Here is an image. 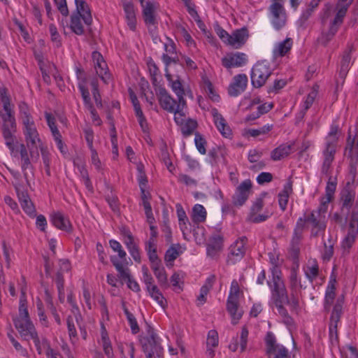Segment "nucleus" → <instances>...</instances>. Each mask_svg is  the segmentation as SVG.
Returning <instances> with one entry per match:
<instances>
[{
  "instance_id": "nucleus-1",
  "label": "nucleus",
  "mask_w": 358,
  "mask_h": 358,
  "mask_svg": "<svg viewBox=\"0 0 358 358\" xmlns=\"http://www.w3.org/2000/svg\"><path fill=\"white\" fill-rule=\"evenodd\" d=\"M19 108L25 145L29 149L31 157L37 159L39 157L38 148L43 145V141L28 106L25 103H21Z\"/></svg>"
},
{
  "instance_id": "nucleus-2",
  "label": "nucleus",
  "mask_w": 358,
  "mask_h": 358,
  "mask_svg": "<svg viewBox=\"0 0 358 358\" xmlns=\"http://www.w3.org/2000/svg\"><path fill=\"white\" fill-rule=\"evenodd\" d=\"M345 156L349 160L350 174L352 176V182H348L345 189L341 194V201L342 203L341 210L349 211L352 205L355 192L352 188L354 179L357 173V164L358 162V136L351 138V135L347 140V145L345 150Z\"/></svg>"
},
{
  "instance_id": "nucleus-3",
  "label": "nucleus",
  "mask_w": 358,
  "mask_h": 358,
  "mask_svg": "<svg viewBox=\"0 0 358 358\" xmlns=\"http://www.w3.org/2000/svg\"><path fill=\"white\" fill-rule=\"evenodd\" d=\"M321 34L317 41L322 45H327L336 34V6L327 3L320 13Z\"/></svg>"
},
{
  "instance_id": "nucleus-4",
  "label": "nucleus",
  "mask_w": 358,
  "mask_h": 358,
  "mask_svg": "<svg viewBox=\"0 0 358 358\" xmlns=\"http://www.w3.org/2000/svg\"><path fill=\"white\" fill-rule=\"evenodd\" d=\"M76 10L71 15L70 29L77 35H83L85 32L81 19L87 25L92 22V17L90 7L85 0H74Z\"/></svg>"
},
{
  "instance_id": "nucleus-5",
  "label": "nucleus",
  "mask_w": 358,
  "mask_h": 358,
  "mask_svg": "<svg viewBox=\"0 0 358 358\" xmlns=\"http://www.w3.org/2000/svg\"><path fill=\"white\" fill-rule=\"evenodd\" d=\"M336 265H334L332 275L326 289L324 299V309L329 311L332 308V313L329 325V336L331 345H334V342L336 341V321L334 320V315L336 312V305L334 304L336 299V277L334 275Z\"/></svg>"
},
{
  "instance_id": "nucleus-6",
  "label": "nucleus",
  "mask_w": 358,
  "mask_h": 358,
  "mask_svg": "<svg viewBox=\"0 0 358 358\" xmlns=\"http://www.w3.org/2000/svg\"><path fill=\"white\" fill-rule=\"evenodd\" d=\"M286 0H271L268 7V16L273 29L279 31L287 25L288 15L285 7Z\"/></svg>"
},
{
  "instance_id": "nucleus-7",
  "label": "nucleus",
  "mask_w": 358,
  "mask_h": 358,
  "mask_svg": "<svg viewBox=\"0 0 358 358\" xmlns=\"http://www.w3.org/2000/svg\"><path fill=\"white\" fill-rule=\"evenodd\" d=\"M14 324L21 336L24 337L25 339H29V337L36 331L29 319L26 300L22 298L20 300L19 315L14 320Z\"/></svg>"
},
{
  "instance_id": "nucleus-8",
  "label": "nucleus",
  "mask_w": 358,
  "mask_h": 358,
  "mask_svg": "<svg viewBox=\"0 0 358 358\" xmlns=\"http://www.w3.org/2000/svg\"><path fill=\"white\" fill-rule=\"evenodd\" d=\"M272 278L267 281L271 289V295L275 302L283 303L286 294L287 293L285 283L281 277V272L279 268H271Z\"/></svg>"
},
{
  "instance_id": "nucleus-9",
  "label": "nucleus",
  "mask_w": 358,
  "mask_h": 358,
  "mask_svg": "<svg viewBox=\"0 0 358 358\" xmlns=\"http://www.w3.org/2000/svg\"><path fill=\"white\" fill-rule=\"evenodd\" d=\"M140 2L142 6V15L144 22L149 32L154 35L158 24L157 10L159 8V4L155 1H148L144 2L143 0H140Z\"/></svg>"
},
{
  "instance_id": "nucleus-10",
  "label": "nucleus",
  "mask_w": 358,
  "mask_h": 358,
  "mask_svg": "<svg viewBox=\"0 0 358 358\" xmlns=\"http://www.w3.org/2000/svg\"><path fill=\"white\" fill-rule=\"evenodd\" d=\"M358 234V209L354 210L347 228L346 234L341 242V250L343 255L349 253L350 249L354 244Z\"/></svg>"
},
{
  "instance_id": "nucleus-11",
  "label": "nucleus",
  "mask_w": 358,
  "mask_h": 358,
  "mask_svg": "<svg viewBox=\"0 0 358 358\" xmlns=\"http://www.w3.org/2000/svg\"><path fill=\"white\" fill-rule=\"evenodd\" d=\"M271 74V69L266 62H257L252 69L251 82L252 85L256 88L262 87Z\"/></svg>"
},
{
  "instance_id": "nucleus-12",
  "label": "nucleus",
  "mask_w": 358,
  "mask_h": 358,
  "mask_svg": "<svg viewBox=\"0 0 358 358\" xmlns=\"http://www.w3.org/2000/svg\"><path fill=\"white\" fill-rule=\"evenodd\" d=\"M247 241V238L242 236L230 245L227 258V264H234L242 259L246 252Z\"/></svg>"
},
{
  "instance_id": "nucleus-13",
  "label": "nucleus",
  "mask_w": 358,
  "mask_h": 358,
  "mask_svg": "<svg viewBox=\"0 0 358 358\" xmlns=\"http://www.w3.org/2000/svg\"><path fill=\"white\" fill-rule=\"evenodd\" d=\"M306 223L310 225V233L312 236H317L323 232L326 228V216L320 215L316 211H311L308 215L303 217Z\"/></svg>"
},
{
  "instance_id": "nucleus-14",
  "label": "nucleus",
  "mask_w": 358,
  "mask_h": 358,
  "mask_svg": "<svg viewBox=\"0 0 358 358\" xmlns=\"http://www.w3.org/2000/svg\"><path fill=\"white\" fill-rule=\"evenodd\" d=\"M144 352L156 354L158 358H161L163 355V348L161 347L159 338L157 334L151 331L148 336L144 337L141 340Z\"/></svg>"
},
{
  "instance_id": "nucleus-15",
  "label": "nucleus",
  "mask_w": 358,
  "mask_h": 358,
  "mask_svg": "<svg viewBox=\"0 0 358 358\" xmlns=\"http://www.w3.org/2000/svg\"><path fill=\"white\" fill-rule=\"evenodd\" d=\"M144 352L156 354L158 358H161L163 355V348L161 347L159 338L157 334L151 331L148 336L144 337L141 340Z\"/></svg>"
},
{
  "instance_id": "nucleus-16",
  "label": "nucleus",
  "mask_w": 358,
  "mask_h": 358,
  "mask_svg": "<svg viewBox=\"0 0 358 358\" xmlns=\"http://www.w3.org/2000/svg\"><path fill=\"white\" fill-rule=\"evenodd\" d=\"M92 57L96 74L104 83L108 84L111 79V76L103 56L100 52L94 51L92 52Z\"/></svg>"
},
{
  "instance_id": "nucleus-17",
  "label": "nucleus",
  "mask_w": 358,
  "mask_h": 358,
  "mask_svg": "<svg viewBox=\"0 0 358 358\" xmlns=\"http://www.w3.org/2000/svg\"><path fill=\"white\" fill-rule=\"evenodd\" d=\"M110 261L119 273V277L123 280H127L128 287L134 292L141 290L138 283L132 279L130 271L128 268L124 266L123 264L117 259L116 257H111Z\"/></svg>"
},
{
  "instance_id": "nucleus-18",
  "label": "nucleus",
  "mask_w": 358,
  "mask_h": 358,
  "mask_svg": "<svg viewBox=\"0 0 358 358\" xmlns=\"http://www.w3.org/2000/svg\"><path fill=\"white\" fill-rule=\"evenodd\" d=\"M247 62V55L240 52L228 53L221 60L222 65L227 69L243 66Z\"/></svg>"
},
{
  "instance_id": "nucleus-19",
  "label": "nucleus",
  "mask_w": 358,
  "mask_h": 358,
  "mask_svg": "<svg viewBox=\"0 0 358 358\" xmlns=\"http://www.w3.org/2000/svg\"><path fill=\"white\" fill-rule=\"evenodd\" d=\"M248 82V78L245 73L234 76L227 88L229 95L233 97L239 96L246 90Z\"/></svg>"
},
{
  "instance_id": "nucleus-20",
  "label": "nucleus",
  "mask_w": 358,
  "mask_h": 358,
  "mask_svg": "<svg viewBox=\"0 0 358 358\" xmlns=\"http://www.w3.org/2000/svg\"><path fill=\"white\" fill-rule=\"evenodd\" d=\"M252 182L250 180L243 181L236 188L232 196V203L236 207L242 206L249 197Z\"/></svg>"
},
{
  "instance_id": "nucleus-21",
  "label": "nucleus",
  "mask_w": 358,
  "mask_h": 358,
  "mask_svg": "<svg viewBox=\"0 0 358 358\" xmlns=\"http://www.w3.org/2000/svg\"><path fill=\"white\" fill-rule=\"evenodd\" d=\"M157 95L161 107L168 112H173L180 108L178 100L176 101L164 87H159L157 91Z\"/></svg>"
},
{
  "instance_id": "nucleus-22",
  "label": "nucleus",
  "mask_w": 358,
  "mask_h": 358,
  "mask_svg": "<svg viewBox=\"0 0 358 358\" xmlns=\"http://www.w3.org/2000/svg\"><path fill=\"white\" fill-rule=\"evenodd\" d=\"M331 180V178H329ZM336 191V184L329 180L326 187L325 195L320 199V205L315 210L320 215H326L328 211L329 206L334 199V192Z\"/></svg>"
},
{
  "instance_id": "nucleus-23",
  "label": "nucleus",
  "mask_w": 358,
  "mask_h": 358,
  "mask_svg": "<svg viewBox=\"0 0 358 358\" xmlns=\"http://www.w3.org/2000/svg\"><path fill=\"white\" fill-rule=\"evenodd\" d=\"M294 45V40L287 37L284 40L275 43L272 54L275 59L288 57L291 53Z\"/></svg>"
},
{
  "instance_id": "nucleus-24",
  "label": "nucleus",
  "mask_w": 358,
  "mask_h": 358,
  "mask_svg": "<svg viewBox=\"0 0 358 358\" xmlns=\"http://www.w3.org/2000/svg\"><path fill=\"white\" fill-rule=\"evenodd\" d=\"M210 114L213 117V122L217 129L222 136L224 138H230L232 135L231 129L223 116L218 112L217 109L213 108L210 110Z\"/></svg>"
},
{
  "instance_id": "nucleus-25",
  "label": "nucleus",
  "mask_w": 358,
  "mask_h": 358,
  "mask_svg": "<svg viewBox=\"0 0 358 358\" xmlns=\"http://www.w3.org/2000/svg\"><path fill=\"white\" fill-rule=\"evenodd\" d=\"M78 89L81 93L85 107L90 112L93 122L96 125H100L101 120L99 118L96 110L94 109L92 103L91 102L90 92L87 88L83 83H80L78 85Z\"/></svg>"
},
{
  "instance_id": "nucleus-26",
  "label": "nucleus",
  "mask_w": 358,
  "mask_h": 358,
  "mask_svg": "<svg viewBox=\"0 0 358 358\" xmlns=\"http://www.w3.org/2000/svg\"><path fill=\"white\" fill-rule=\"evenodd\" d=\"M264 206L263 199L258 198L255 200L250 208V211L247 217V220L253 223H259L267 220L268 215L259 214Z\"/></svg>"
},
{
  "instance_id": "nucleus-27",
  "label": "nucleus",
  "mask_w": 358,
  "mask_h": 358,
  "mask_svg": "<svg viewBox=\"0 0 358 358\" xmlns=\"http://www.w3.org/2000/svg\"><path fill=\"white\" fill-rule=\"evenodd\" d=\"M249 34L246 28L236 29L230 34L228 45L234 48L238 49L246 43Z\"/></svg>"
},
{
  "instance_id": "nucleus-28",
  "label": "nucleus",
  "mask_w": 358,
  "mask_h": 358,
  "mask_svg": "<svg viewBox=\"0 0 358 358\" xmlns=\"http://www.w3.org/2000/svg\"><path fill=\"white\" fill-rule=\"evenodd\" d=\"M16 191L21 207L24 213L31 217H35L36 208L27 193L17 188Z\"/></svg>"
},
{
  "instance_id": "nucleus-29",
  "label": "nucleus",
  "mask_w": 358,
  "mask_h": 358,
  "mask_svg": "<svg viewBox=\"0 0 358 358\" xmlns=\"http://www.w3.org/2000/svg\"><path fill=\"white\" fill-rule=\"evenodd\" d=\"M305 227V220L301 217L297 220L291 240L292 247L295 252L299 251V245L303 238Z\"/></svg>"
},
{
  "instance_id": "nucleus-30",
  "label": "nucleus",
  "mask_w": 358,
  "mask_h": 358,
  "mask_svg": "<svg viewBox=\"0 0 358 358\" xmlns=\"http://www.w3.org/2000/svg\"><path fill=\"white\" fill-rule=\"evenodd\" d=\"M248 334L247 327H243L240 336V343L238 341V337H234L229 344V349L232 352H236L240 346L241 352H244L247 348Z\"/></svg>"
},
{
  "instance_id": "nucleus-31",
  "label": "nucleus",
  "mask_w": 358,
  "mask_h": 358,
  "mask_svg": "<svg viewBox=\"0 0 358 358\" xmlns=\"http://www.w3.org/2000/svg\"><path fill=\"white\" fill-rule=\"evenodd\" d=\"M73 164L74 166L76 167L78 171H79L80 177L82 178V180L84 185H85L86 188L89 191L92 192V184L90 181L88 171L86 169V165L84 161L81 158L77 157L73 159Z\"/></svg>"
},
{
  "instance_id": "nucleus-32",
  "label": "nucleus",
  "mask_w": 358,
  "mask_h": 358,
  "mask_svg": "<svg viewBox=\"0 0 358 358\" xmlns=\"http://www.w3.org/2000/svg\"><path fill=\"white\" fill-rule=\"evenodd\" d=\"M165 76L169 82V85L177 96L178 102L185 101L184 99V96L186 94L185 90L180 78H178L176 80H173L171 75L168 73H166Z\"/></svg>"
},
{
  "instance_id": "nucleus-33",
  "label": "nucleus",
  "mask_w": 358,
  "mask_h": 358,
  "mask_svg": "<svg viewBox=\"0 0 358 358\" xmlns=\"http://www.w3.org/2000/svg\"><path fill=\"white\" fill-rule=\"evenodd\" d=\"M223 245V237L218 234L212 235L207 245V254L210 257H214L222 250Z\"/></svg>"
},
{
  "instance_id": "nucleus-34",
  "label": "nucleus",
  "mask_w": 358,
  "mask_h": 358,
  "mask_svg": "<svg viewBox=\"0 0 358 358\" xmlns=\"http://www.w3.org/2000/svg\"><path fill=\"white\" fill-rule=\"evenodd\" d=\"M51 222L55 227L63 231H69L72 228L69 218L60 212L54 213L51 215Z\"/></svg>"
},
{
  "instance_id": "nucleus-35",
  "label": "nucleus",
  "mask_w": 358,
  "mask_h": 358,
  "mask_svg": "<svg viewBox=\"0 0 358 358\" xmlns=\"http://www.w3.org/2000/svg\"><path fill=\"white\" fill-rule=\"evenodd\" d=\"M29 338H31L33 340L36 350L39 355H42L43 353L46 355L47 352H49L52 350L50 347L49 341L45 337H39L36 331L32 334Z\"/></svg>"
},
{
  "instance_id": "nucleus-36",
  "label": "nucleus",
  "mask_w": 358,
  "mask_h": 358,
  "mask_svg": "<svg viewBox=\"0 0 358 358\" xmlns=\"http://www.w3.org/2000/svg\"><path fill=\"white\" fill-rule=\"evenodd\" d=\"M306 278L313 282L320 275V268L317 261L315 259H309L303 268Z\"/></svg>"
},
{
  "instance_id": "nucleus-37",
  "label": "nucleus",
  "mask_w": 358,
  "mask_h": 358,
  "mask_svg": "<svg viewBox=\"0 0 358 358\" xmlns=\"http://www.w3.org/2000/svg\"><path fill=\"white\" fill-rule=\"evenodd\" d=\"M99 343L102 345L103 352L108 358H114V353L108 334L103 324L101 328V339Z\"/></svg>"
},
{
  "instance_id": "nucleus-38",
  "label": "nucleus",
  "mask_w": 358,
  "mask_h": 358,
  "mask_svg": "<svg viewBox=\"0 0 358 358\" xmlns=\"http://www.w3.org/2000/svg\"><path fill=\"white\" fill-rule=\"evenodd\" d=\"M123 8L127 26L131 31H135L136 29V17L134 5L131 3H124Z\"/></svg>"
},
{
  "instance_id": "nucleus-39",
  "label": "nucleus",
  "mask_w": 358,
  "mask_h": 358,
  "mask_svg": "<svg viewBox=\"0 0 358 358\" xmlns=\"http://www.w3.org/2000/svg\"><path fill=\"white\" fill-rule=\"evenodd\" d=\"M292 181L289 180L283 187V189L278 194V203L280 208L285 211L288 203L289 195L292 194Z\"/></svg>"
},
{
  "instance_id": "nucleus-40",
  "label": "nucleus",
  "mask_w": 358,
  "mask_h": 358,
  "mask_svg": "<svg viewBox=\"0 0 358 358\" xmlns=\"http://www.w3.org/2000/svg\"><path fill=\"white\" fill-rule=\"evenodd\" d=\"M336 152V149L332 143L327 141V149L324 152V160L322 166V172L328 174L329 169L331 167V164L334 159V154Z\"/></svg>"
},
{
  "instance_id": "nucleus-41",
  "label": "nucleus",
  "mask_w": 358,
  "mask_h": 358,
  "mask_svg": "<svg viewBox=\"0 0 358 358\" xmlns=\"http://www.w3.org/2000/svg\"><path fill=\"white\" fill-rule=\"evenodd\" d=\"M265 343H266V353L268 356H271V355H275L278 353V350L280 347H284L282 345H278L276 343V338L274 334L268 331L267 332L265 337Z\"/></svg>"
},
{
  "instance_id": "nucleus-42",
  "label": "nucleus",
  "mask_w": 358,
  "mask_h": 358,
  "mask_svg": "<svg viewBox=\"0 0 358 358\" xmlns=\"http://www.w3.org/2000/svg\"><path fill=\"white\" fill-rule=\"evenodd\" d=\"M300 297L301 291H290L289 296L287 293L286 294L283 303L289 306L291 311L297 313L300 308Z\"/></svg>"
},
{
  "instance_id": "nucleus-43",
  "label": "nucleus",
  "mask_w": 358,
  "mask_h": 358,
  "mask_svg": "<svg viewBox=\"0 0 358 358\" xmlns=\"http://www.w3.org/2000/svg\"><path fill=\"white\" fill-rule=\"evenodd\" d=\"M321 0H312L305 10H303L298 20L301 26L305 25L308 19L311 17L316 8L318 7Z\"/></svg>"
},
{
  "instance_id": "nucleus-44",
  "label": "nucleus",
  "mask_w": 358,
  "mask_h": 358,
  "mask_svg": "<svg viewBox=\"0 0 358 358\" xmlns=\"http://www.w3.org/2000/svg\"><path fill=\"white\" fill-rule=\"evenodd\" d=\"M20 154V164L25 178L27 177V170L32 168L29 155L28 152V148L24 144H20L19 146Z\"/></svg>"
},
{
  "instance_id": "nucleus-45",
  "label": "nucleus",
  "mask_w": 358,
  "mask_h": 358,
  "mask_svg": "<svg viewBox=\"0 0 358 358\" xmlns=\"http://www.w3.org/2000/svg\"><path fill=\"white\" fill-rule=\"evenodd\" d=\"M227 309L232 318V324H236L242 317V311L238 310V300L227 299Z\"/></svg>"
},
{
  "instance_id": "nucleus-46",
  "label": "nucleus",
  "mask_w": 358,
  "mask_h": 358,
  "mask_svg": "<svg viewBox=\"0 0 358 358\" xmlns=\"http://www.w3.org/2000/svg\"><path fill=\"white\" fill-rule=\"evenodd\" d=\"M207 212L205 208L201 204H195L192 208V220L199 224L204 222L206 220Z\"/></svg>"
},
{
  "instance_id": "nucleus-47",
  "label": "nucleus",
  "mask_w": 358,
  "mask_h": 358,
  "mask_svg": "<svg viewBox=\"0 0 358 358\" xmlns=\"http://www.w3.org/2000/svg\"><path fill=\"white\" fill-rule=\"evenodd\" d=\"M292 150V145L288 144H282L275 148L271 153V158L273 161H278L288 156Z\"/></svg>"
},
{
  "instance_id": "nucleus-48",
  "label": "nucleus",
  "mask_w": 358,
  "mask_h": 358,
  "mask_svg": "<svg viewBox=\"0 0 358 358\" xmlns=\"http://www.w3.org/2000/svg\"><path fill=\"white\" fill-rule=\"evenodd\" d=\"M1 117L3 122V127H15V119L13 114L11 105L7 107L3 106V110L0 112Z\"/></svg>"
},
{
  "instance_id": "nucleus-49",
  "label": "nucleus",
  "mask_w": 358,
  "mask_h": 358,
  "mask_svg": "<svg viewBox=\"0 0 358 358\" xmlns=\"http://www.w3.org/2000/svg\"><path fill=\"white\" fill-rule=\"evenodd\" d=\"M353 0H338L337 1V25L342 23L348 8Z\"/></svg>"
},
{
  "instance_id": "nucleus-50",
  "label": "nucleus",
  "mask_w": 358,
  "mask_h": 358,
  "mask_svg": "<svg viewBox=\"0 0 358 358\" xmlns=\"http://www.w3.org/2000/svg\"><path fill=\"white\" fill-rule=\"evenodd\" d=\"M15 127H3V136L6 141V146L9 148L11 153L15 151L14 138L13 133L15 131Z\"/></svg>"
},
{
  "instance_id": "nucleus-51",
  "label": "nucleus",
  "mask_w": 358,
  "mask_h": 358,
  "mask_svg": "<svg viewBox=\"0 0 358 358\" xmlns=\"http://www.w3.org/2000/svg\"><path fill=\"white\" fill-rule=\"evenodd\" d=\"M178 110H174L172 113H174V120L178 125H183L185 122V115L184 108L186 106V101L178 102Z\"/></svg>"
},
{
  "instance_id": "nucleus-52",
  "label": "nucleus",
  "mask_w": 358,
  "mask_h": 358,
  "mask_svg": "<svg viewBox=\"0 0 358 358\" xmlns=\"http://www.w3.org/2000/svg\"><path fill=\"white\" fill-rule=\"evenodd\" d=\"M66 324L69 339L71 343L74 345L78 341V334L72 316L69 315L67 317Z\"/></svg>"
},
{
  "instance_id": "nucleus-53",
  "label": "nucleus",
  "mask_w": 358,
  "mask_h": 358,
  "mask_svg": "<svg viewBox=\"0 0 358 358\" xmlns=\"http://www.w3.org/2000/svg\"><path fill=\"white\" fill-rule=\"evenodd\" d=\"M150 296L157 302V303L163 308L167 306L166 301L164 297L163 294L161 293L157 287H152V289L148 291Z\"/></svg>"
},
{
  "instance_id": "nucleus-54",
  "label": "nucleus",
  "mask_w": 358,
  "mask_h": 358,
  "mask_svg": "<svg viewBox=\"0 0 358 358\" xmlns=\"http://www.w3.org/2000/svg\"><path fill=\"white\" fill-rule=\"evenodd\" d=\"M176 208L180 228L184 231L187 229L186 224L188 222V218L181 204L177 203Z\"/></svg>"
},
{
  "instance_id": "nucleus-55",
  "label": "nucleus",
  "mask_w": 358,
  "mask_h": 358,
  "mask_svg": "<svg viewBox=\"0 0 358 358\" xmlns=\"http://www.w3.org/2000/svg\"><path fill=\"white\" fill-rule=\"evenodd\" d=\"M124 313L127 317L131 331L133 334H136L139 332V327L134 315L129 311L127 307H123Z\"/></svg>"
},
{
  "instance_id": "nucleus-56",
  "label": "nucleus",
  "mask_w": 358,
  "mask_h": 358,
  "mask_svg": "<svg viewBox=\"0 0 358 358\" xmlns=\"http://www.w3.org/2000/svg\"><path fill=\"white\" fill-rule=\"evenodd\" d=\"M289 288L290 291H301V280L298 277L296 271L292 269L289 275Z\"/></svg>"
},
{
  "instance_id": "nucleus-57",
  "label": "nucleus",
  "mask_w": 358,
  "mask_h": 358,
  "mask_svg": "<svg viewBox=\"0 0 358 358\" xmlns=\"http://www.w3.org/2000/svg\"><path fill=\"white\" fill-rule=\"evenodd\" d=\"M118 349L122 354V358H134V346L133 343H126L118 345Z\"/></svg>"
},
{
  "instance_id": "nucleus-58",
  "label": "nucleus",
  "mask_w": 358,
  "mask_h": 358,
  "mask_svg": "<svg viewBox=\"0 0 358 358\" xmlns=\"http://www.w3.org/2000/svg\"><path fill=\"white\" fill-rule=\"evenodd\" d=\"M180 248L179 245H171L166 252L164 256V260L166 262H172L179 256L180 252L178 249Z\"/></svg>"
},
{
  "instance_id": "nucleus-59",
  "label": "nucleus",
  "mask_w": 358,
  "mask_h": 358,
  "mask_svg": "<svg viewBox=\"0 0 358 358\" xmlns=\"http://www.w3.org/2000/svg\"><path fill=\"white\" fill-rule=\"evenodd\" d=\"M318 89L319 86L317 85H315L313 87L311 92L306 96V100L303 102V108L305 110H307L313 103L317 95Z\"/></svg>"
},
{
  "instance_id": "nucleus-60",
  "label": "nucleus",
  "mask_w": 358,
  "mask_h": 358,
  "mask_svg": "<svg viewBox=\"0 0 358 358\" xmlns=\"http://www.w3.org/2000/svg\"><path fill=\"white\" fill-rule=\"evenodd\" d=\"M273 127V124H266L259 129H250L248 130V134L252 137H257L260 135L268 134Z\"/></svg>"
},
{
  "instance_id": "nucleus-61",
  "label": "nucleus",
  "mask_w": 358,
  "mask_h": 358,
  "mask_svg": "<svg viewBox=\"0 0 358 358\" xmlns=\"http://www.w3.org/2000/svg\"><path fill=\"white\" fill-rule=\"evenodd\" d=\"M194 143L198 151L201 155H205L206 153V146L207 143L205 138L199 133L195 134Z\"/></svg>"
},
{
  "instance_id": "nucleus-62",
  "label": "nucleus",
  "mask_w": 358,
  "mask_h": 358,
  "mask_svg": "<svg viewBox=\"0 0 358 358\" xmlns=\"http://www.w3.org/2000/svg\"><path fill=\"white\" fill-rule=\"evenodd\" d=\"M155 277L157 278L159 284L161 287H167L168 286V278L167 274L166 273L165 268L164 266L160 269H157L155 272H153Z\"/></svg>"
},
{
  "instance_id": "nucleus-63",
  "label": "nucleus",
  "mask_w": 358,
  "mask_h": 358,
  "mask_svg": "<svg viewBox=\"0 0 358 358\" xmlns=\"http://www.w3.org/2000/svg\"><path fill=\"white\" fill-rule=\"evenodd\" d=\"M182 133L184 136H188L191 135L196 127V122L192 120H189L181 125Z\"/></svg>"
},
{
  "instance_id": "nucleus-64",
  "label": "nucleus",
  "mask_w": 358,
  "mask_h": 358,
  "mask_svg": "<svg viewBox=\"0 0 358 358\" xmlns=\"http://www.w3.org/2000/svg\"><path fill=\"white\" fill-rule=\"evenodd\" d=\"M145 250L148 257L157 256V240L149 238L145 243Z\"/></svg>"
}]
</instances>
